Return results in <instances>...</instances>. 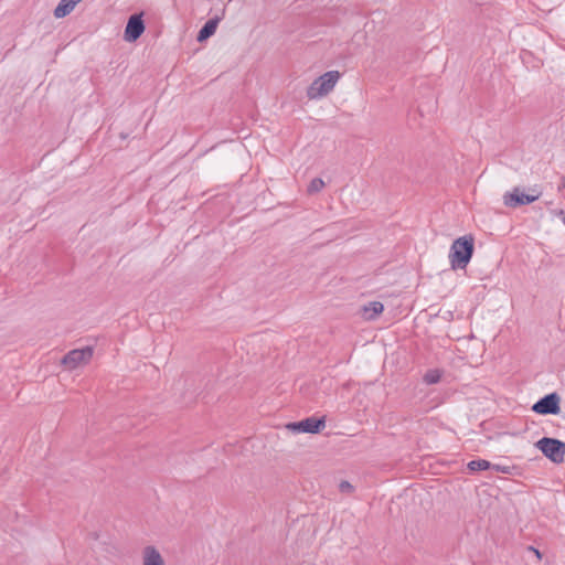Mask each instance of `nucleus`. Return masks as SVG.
Segmentation results:
<instances>
[{
	"instance_id": "aec40b11",
	"label": "nucleus",
	"mask_w": 565,
	"mask_h": 565,
	"mask_svg": "<svg viewBox=\"0 0 565 565\" xmlns=\"http://www.w3.org/2000/svg\"><path fill=\"white\" fill-rule=\"evenodd\" d=\"M564 457H565V449H564Z\"/></svg>"
},
{
	"instance_id": "1a4fd4ad",
	"label": "nucleus",
	"mask_w": 565,
	"mask_h": 565,
	"mask_svg": "<svg viewBox=\"0 0 565 565\" xmlns=\"http://www.w3.org/2000/svg\"><path fill=\"white\" fill-rule=\"evenodd\" d=\"M142 565H164V559L154 546H146L142 551Z\"/></svg>"
},
{
	"instance_id": "f257e3e1",
	"label": "nucleus",
	"mask_w": 565,
	"mask_h": 565,
	"mask_svg": "<svg viewBox=\"0 0 565 565\" xmlns=\"http://www.w3.org/2000/svg\"><path fill=\"white\" fill-rule=\"evenodd\" d=\"M475 252V237L465 235L454 241L449 259L452 268L465 269Z\"/></svg>"
},
{
	"instance_id": "6ab92c4d",
	"label": "nucleus",
	"mask_w": 565,
	"mask_h": 565,
	"mask_svg": "<svg viewBox=\"0 0 565 565\" xmlns=\"http://www.w3.org/2000/svg\"><path fill=\"white\" fill-rule=\"evenodd\" d=\"M561 215L563 216V217H562V221H563V223H564V225H565V214H561Z\"/></svg>"
},
{
	"instance_id": "9d476101",
	"label": "nucleus",
	"mask_w": 565,
	"mask_h": 565,
	"mask_svg": "<svg viewBox=\"0 0 565 565\" xmlns=\"http://www.w3.org/2000/svg\"><path fill=\"white\" fill-rule=\"evenodd\" d=\"M220 20L221 19L218 17H214V18L209 19L203 24V26L200 29V31H199V33L196 35L198 42H204L207 39H210L215 33V31L217 29V25L220 23Z\"/></svg>"
},
{
	"instance_id": "f3484780",
	"label": "nucleus",
	"mask_w": 565,
	"mask_h": 565,
	"mask_svg": "<svg viewBox=\"0 0 565 565\" xmlns=\"http://www.w3.org/2000/svg\"><path fill=\"white\" fill-rule=\"evenodd\" d=\"M493 470L498 471V472H503V473H510L511 472V467L510 466H503V465H491V467Z\"/></svg>"
},
{
	"instance_id": "ddd939ff",
	"label": "nucleus",
	"mask_w": 565,
	"mask_h": 565,
	"mask_svg": "<svg viewBox=\"0 0 565 565\" xmlns=\"http://www.w3.org/2000/svg\"><path fill=\"white\" fill-rule=\"evenodd\" d=\"M491 467V463L484 459L472 460L468 463V468L471 471L487 470Z\"/></svg>"
},
{
	"instance_id": "6e6552de",
	"label": "nucleus",
	"mask_w": 565,
	"mask_h": 565,
	"mask_svg": "<svg viewBox=\"0 0 565 565\" xmlns=\"http://www.w3.org/2000/svg\"><path fill=\"white\" fill-rule=\"evenodd\" d=\"M326 426L324 418L308 417L303 420L290 423L286 427L294 433L317 434Z\"/></svg>"
},
{
	"instance_id": "dca6fc26",
	"label": "nucleus",
	"mask_w": 565,
	"mask_h": 565,
	"mask_svg": "<svg viewBox=\"0 0 565 565\" xmlns=\"http://www.w3.org/2000/svg\"><path fill=\"white\" fill-rule=\"evenodd\" d=\"M339 490L342 493H352L354 487L349 481L343 480L339 483Z\"/></svg>"
},
{
	"instance_id": "a211bd4d",
	"label": "nucleus",
	"mask_w": 565,
	"mask_h": 565,
	"mask_svg": "<svg viewBox=\"0 0 565 565\" xmlns=\"http://www.w3.org/2000/svg\"><path fill=\"white\" fill-rule=\"evenodd\" d=\"M531 551H533L535 553V555L537 556V558H541V553L539 550L534 548V547H530Z\"/></svg>"
},
{
	"instance_id": "0eeeda50",
	"label": "nucleus",
	"mask_w": 565,
	"mask_h": 565,
	"mask_svg": "<svg viewBox=\"0 0 565 565\" xmlns=\"http://www.w3.org/2000/svg\"><path fill=\"white\" fill-rule=\"evenodd\" d=\"M93 356V348L86 347L83 349H74L70 351L64 358L62 359V364L65 365L67 369L73 370L77 366L88 363L89 360Z\"/></svg>"
},
{
	"instance_id": "9b49d317",
	"label": "nucleus",
	"mask_w": 565,
	"mask_h": 565,
	"mask_svg": "<svg viewBox=\"0 0 565 565\" xmlns=\"http://www.w3.org/2000/svg\"><path fill=\"white\" fill-rule=\"evenodd\" d=\"M82 0H61L54 9V17L57 19L68 15L75 6Z\"/></svg>"
},
{
	"instance_id": "39448f33",
	"label": "nucleus",
	"mask_w": 565,
	"mask_h": 565,
	"mask_svg": "<svg viewBox=\"0 0 565 565\" xmlns=\"http://www.w3.org/2000/svg\"><path fill=\"white\" fill-rule=\"evenodd\" d=\"M559 402L557 393H551L540 398L532 406V411L540 415H557L561 412Z\"/></svg>"
},
{
	"instance_id": "7ed1b4c3",
	"label": "nucleus",
	"mask_w": 565,
	"mask_h": 565,
	"mask_svg": "<svg viewBox=\"0 0 565 565\" xmlns=\"http://www.w3.org/2000/svg\"><path fill=\"white\" fill-rule=\"evenodd\" d=\"M541 193L535 189H530L529 192H525L524 189L515 186L511 192H507L503 195V203L510 209H518L537 201Z\"/></svg>"
},
{
	"instance_id": "20e7f679",
	"label": "nucleus",
	"mask_w": 565,
	"mask_h": 565,
	"mask_svg": "<svg viewBox=\"0 0 565 565\" xmlns=\"http://www.w3.org/2000/svg\"><path fill=\"white\" fill-rule=\"evenodd\" d=\"M536 448L555 463L564 462L565 443L550 437H543L535 444Z\"/></svg>"
},
{
	"instance_id": "f8f14e48",
	"label": "nucleus",
	"mask_w": 565,
	"mask_h": 565,
	"mask_svg": "<svg viewBox=\"0 0 565 565\" xmlns=\"http://www.w3.org/2000/svg\"><path fill=\"white\" fill-rule=\"evenodd\" d=\"M384 310V306L380 301L369 302L363 307V316L366 320H374Z\"/></svg>"
},
{
	"instance_id": "423d86ee",
	"label": "nucleus",
	"mask_w": 565,
	"mask_h": 565,
	"mask_svg": "<svg viewBox=\"0 0 565 565\" xmlns=\"http://www.w3.org/2000/svg\"><path fill=\"white\" fill-rule=\"evenodd\" d=\"M143 13H134L128 18L125 31L124 40L132 43L136 42L145 32L146 25L142 19Z\"/></svg>"
},
{
	"instance_id": "f03ea898",
	"label": "nucleus",
	"mask_w": 565,
	"mask_h": 565,
	"mask_svg": "<svg viewBox=\"0 0 565 565\" xmlns=\"http://www.w3.org/2000/svg\"><path fill=\"white\" fill-rule=\"evenodd\" d=\"M340 77L338 71H329L316 78L307 89L309 99H317L328 95Z\"/></svg>"
},
{
	"instance_id": "2eb2a0df",
	"label": "nucleus",
	"mask_w": 565,
	"mask_h": 565,
	"mask_svg": "<svg viewBox=\"0 0 565 565\" xmlns=\"http://www.w3.org/2000/svg\"><path fill=\"white\" fill-rule=\"evenodd\" d=\"M324 186V182L320 178H315L308 184L307 191L309 194H315L320 192Z\"/></svg>"
},
{
	"instance_id": "4468645a",
	"label": "nucleus",
	"mask_w": 565,
	"mask_h": 565,
	"mask_svg": "<svg viewBox=\"0 0 565 565\" xmlns=\"http://www.w3.org/2000/svg\"><path fill=\"white\" fill-rule=\"evenodd\" d=\"M440 379H441V372L439 370H429L424 375V382L429 385L438 383L440 381Z\"/></svg>"
}]
</instances>
